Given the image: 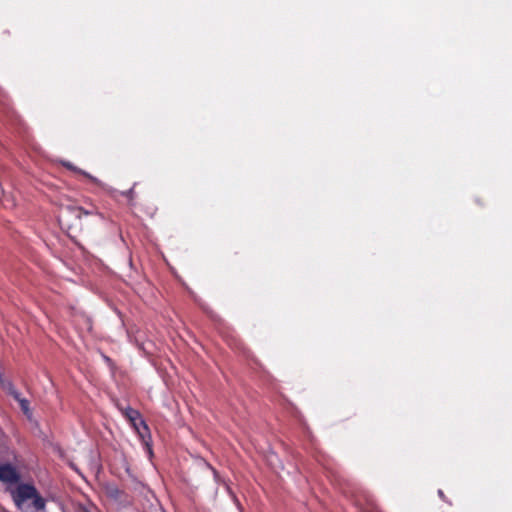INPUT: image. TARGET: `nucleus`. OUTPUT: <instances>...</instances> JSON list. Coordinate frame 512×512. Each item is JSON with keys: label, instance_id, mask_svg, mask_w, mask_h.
Segmentation results:
<instances>
[{"label": "nucleus", "instance_id": "nucleus-1", "mask_svg": "<svg viewBox=\"0 0 512 512\" xmlns=\"http://www.w3.org/2000/svg\"><path fill=\"white\" fill-rule=\"evenodd\" d=\"M13 500L24 512H29L30 506L36 510L44 508L43 499L37 494L35 488L29 485L18 486L13 492Z\"/></svg>", "mask_w": 512, "mask_h": 512}, {"label": "nucleus", "instance_id": "nucleus-2", "mask_svg": "<svg viewBox=\"0 0 512 512\" xmlns=\"http://www.w3.org/2000/svg\"><path fill=\"white\" fill-rule=\"evenodd\" d=\"M126 416L132 423L140 437L144 439V432L148 431V427L143 421L140 420L138 412L130 409L126 412Z\"/></svg>", "mask_w": 512, "mask_h": 512}, {"label": "nucleus", "instance_id": "nucleus-3", "mask_svg": "<svg viewBox=\"0 0 512 512\" xmlns=\"http://www.w3.org/2000/svg\"><path fill=\"white\" fill-rule=\"evenodd\" d=\"M0 480L8 483L17 480V474L14 468L10 465H0Z\"/></svg>", "mask_w": 512, "mask_h": 512}, {"label": "nucleus", "instance_id": "nucleus-4", "mask_svg": "<svg viewBox=\"0 0 512 512\" xmlns=\"http://www.w3.org/2000/svg\"><path fill=\"white\" fill-rule=\"evenodd\" d=\"M20 407L25 414H29V403L26 399L18 398Z\"/></svg>", "mask_w": 512, "mask_h": 512}, {"label": "nucleus", "instance_id": "nucleus-5", "mask_svg": "<svg viewBox=\"0 0 512 512\" xmlns=\"http://www.w3.org/2000/svg\"><path fill=\"white\" fill-rule=\"evenodd\" d=\"M71 212L77 217V218H80L81 217V214L84 213V214H88V212H84L81 208H73L71 210Z\"/></svg>", "mask_w": 512, "mask_h": 512}, {"label": "nucleus", "instance_id": "nucleus-6", "mask_svg": "<svg viewBox=\"0 0 512 512\" xmlns=\"http://www.w3.org/2000/svg\"><path fill=\"white\" fill-rule=\"evenodd\" d=\"M145 445H146V446H147V448H148L149 454H151V453H152V451H151V447L149 446L148 442H145Z\"/></svg>", "mask_w": 512, "mask_h": 512}]
</instances>
